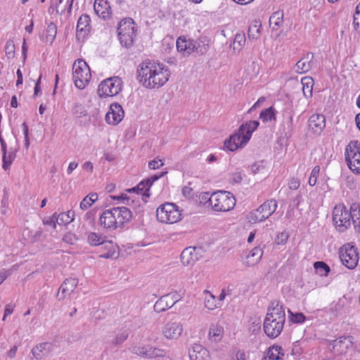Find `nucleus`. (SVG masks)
I'll list each match as a JSON object with an SVG mask.
<instances>
[{"label": "nucleus", "instance_id": "obj_1", "mask_svg": "<svg viewBox=\"0 0 360 360\" xmlns=\"http://www.w3.org/2000/svg\"><path fill=\"white\" fill-rule=\"evenodd\" d=\"M170 76L168 68L160 63L146 60L137 69V79L148 89H159L166 84Z\"/></svg>", "mask_w": 360, "mask_h": 360}, {"label": "nucleus", "instance_id": "obj_2", "mask_svg": "<svg viewBox=\"0 0 360 360\" xmlns=\"http://www.w3.org/2000/svg\"><path fill=\"white\" fill-rule=\"evenodd\" d=\"M285 321L283 306L278 301H273L268 307L263 323L265 334L270 338H277L281 333Z\"/></svg>", "mask_w": 360, "mask_h": 360}, {"label": "nucleus", "instance_id": "obj_3", "mask_svg": "<svg viewBox=\"0 0 360 360\" xmlns=\"http://www.w3.org/2000/svg\"><path fill=\"white\" fill-rule=\"evenodd\" d=\"M257 121H250L243 124L238 131L224 141V149L229 151H236L243 147L250 140L252 132L257 128Z\"/></svg>", "mask_w": 360, "mask_h": 360}, {"label": "nucleus", "instance_id": "obj_4", "mask_svg": "<svg viewBox=\"0 0 360 360\" xmlns=\"http://www.w3.org/2000/svg\"><path fill=\"white\" fill-rule=\"evenodd\" d=\"M208 47L207 44L200 39H187L184 36L179 37L176 40L177 51L184 56H188L193 53L203 55L207 51Z\"/></svg>", "mask_w": 360, "mask_h": 360}, {"label": "nucleus", "instance_id": "obj_5", "mask_svg": "<svg viewBox=\"0 0 360 360\" xmlns=\"http://www.w3.org/2000/svg\"><path fill=\"white\" fill-rule=\"evenodd\" d=\"M117 35L120 44L128 48L132 46L136 36V25L133 19H122L117 27Z\"/></svg>", "mask_w": 360, "mask_h": 360}, {"label": "nucleus", "instance_id": "obj_6", "mask_svg": "<svg viewBox=\"0 0 360 360\" xmlns=\"http://www.w3.org/2000/svg\"><path fill=\"white\" fill-rule=\"evenodd\" d=\"M72 77L75 86L83 89L91 78L90 68L82 59L75 61L72 67Z\"/></svg>", "mask_w": 360, "mask_h": 360}, {"label": "nucleus", "instance_id": "obj_7", "mask_svg": "<svg viewBox=\"0 0 360 360\" xmlns=\"http://www.w3.org/2000/svg\"><path fill=\"white\" fill-rule=\"evenodd\" d=\"M345 161L349 169L356 174H360V142L351 141L345 151Z\"/></svg>", "mask_w": 360, "mask_h": 360}, {"label": "nucleus", "instance_id": "obj_8", "mask_svg": "<svg viewBox=\"0 0 360 360\" xmlns=\"http://www.w3.org/2000/svg\"><path fill=\"white\" fill-rule=\"evenodd\" d=\"M156 217L162 223L174 224L181 219V214L174 203L166 202L157 209Z\"/></svg>", "mask_w": 360, "mask_h": 360}, {"label": "nucleus", "instance_id": "obj_9", "mask_svg": "<svg viewBox=\"0 0 360 360\" xmlns=\"http://www.w3.org/2000/svg\"><path fill=\"white\" fill-rule=\"evenodd\" d=\"M236 200L233 194L219 191L212 193V208L217 212H226L234 207Z\"/></svg>", "mask_w": 360, "mask_h": 360}, {"label": "nucleus", "instance_id": "obj_10", "mask_svg": "<svg viewBox=\"0 0 360 360\" xmlns=\"http://www.w3.org/2000/svg\"><path fill=\"white\" fill-rule=\"evenodd\" d=\"M122 81L119 77L105 79L98 86V94L100 96H114L122 90Z\"/></svg>", "mask_w": 360, "mask_h": 360}, {"label": "nucleus", "instance_id": "obj_11", "mask_svg": "<svg viewBox=\"0 0 360 360\" xmlns=\"http://www.w3.org/2000/svg\"><path fill=\"white\" fill-rule=\"evenodd\" d=\"M333 221L336 229L345 231L351 225V214L344 205H336L333 211Z\"/></svg>", "mask_w": 360, "mask_h": 360}, {"label": "nucleus", "instance_id": "obj_12", "mask_svg": "<svg viewBox=\"0 0 360 360\" xmlns=\"http://www.w3.org/2000/svg\"><path fill=\"white\" fill-rule=\"evenodd\" d=\"M340 258L342 264L349 269H354L359 261L358 253L356 248L349 245H345L340 248Z\"/></svg>", "mask_w": 360, "mask_h": 360}, {"label": "nucleus", "instance_id": "obj_13", "mask_svg": "<svg viewBox=\"0 0 360 360\" xmlns=\"http://www.w3.org/2000/svg\"><path fill=\"white\" fill-rule=\"evenodd\" d=\"M204 250L201 247H187L181 252L180 259L184 266H193L202 257Z\"/></svg>", "mask_w": 360, "mask_h": 360}, {"label": "nucleus", "instance_id": "obj_14", "mask_svg": "<svg viewBox=\"0 0 360 360\" xmlns=\"http://www.w3.org/2000/svg\"><path fill=\"white\" fill-rule=\"evenodd\" d=\"M183 325L176 319H172L162 328V334L168 340L178 339L183 332Z\"/></svg>", "mask_w": 360, "mask_h": 360}, {"label": "nucleus", "instance_id": "obj_15", "mask_svg": "<svg viewBox=\"0 0 360 360\" xmlns=\"http://www.w3.org/2000/svg\"><path fill=\"white\" fill-rule=\"evenodd\" d=\"M326 127L323 114H312L308 120V127L315 134H320Z\"/></svg>", "mask_w": 360, "mask_h": 360}, {"label": "nucleus", "instance_id": "obj_16", "mask_svg": "<svg viewBox=\"0 0 360 360\" xmlns=\"http://www.w3.org/2000/svg\"><path fill=\"white\" fill-rule=\"evenodd\" d=\"M113 211L117 228H122L125 223H128L131 219V212L126 207H113Z\"/></svg>", "mask_w": 360, "mask_h": 360}, {"label": "nucleus", "instance_id": "obj_17", "mask_svg": "<svg viewBox=\"0 0 360 360\" xmlns=\"http://www.w3.org/2000/svg\"><path fill=\"white\" fill-rule=\"evenodd\" d=\"M78 281L75 278H67L62 283L57 293V297L58 300H63L66 295H70L74 292Z\"/></svg>", "mask_w": 360, "mask_h": 360}, {"label": "nucleus", "instance_id": "obj_18", "mask_svg": "<svg viewBox=\"0 0 360 360\" xmlns=\"http://www.w3.org/2000/svg\"><path fill=\"white\" fill-rule=\"evenodd\" d=\"M90 18L86 14L82 15L77 24L76 37L78 40L84 39L87 35L90 27Z\"/></svg>", "mask_w": 360, "mask_h": 360}, {"label": "nucleus", "instance_id": "obj_19", "mask_svg": "<svg viewBox=\"0 0 360 360\" xmlns=\"http://www.w3.org/2000/svg\"><path fill=\"white\" fill-rule=\"evenodd\" d=\"M94 8L100 18L104 20L110 18L111 8L106 0H95Z\"/></svg>", "mask_w": 360, "mask_h": 360}, {"label": "nucleus", "instance_id": "obj_20", "mask_svg": "<svg viewBox=\"0 0 360 360\" xmlns=\"http://www.w3.org/2000/svg\"><path fill=\"white\" fill-rule=\"evenodd\" d=\"M190 360H208L209 352L201 345L194 344L188 350Z\"/></svg>", "mask_w": 360, "mask_h": 360}, {"label": "nucleus", "instance_id": "obj_21", "mask_svg": "<svg viewBox=\"0 0 360 360\" xmlns=\"http://www.w3.org/2000/svg\"><path fill=\"white\" fill-rule=\"evenodd\" d=\"M314 59L313 53H307L302 58L298 60L295 65V72L302 74L309 71L312 67Z\"/></svg>", "mask_w": 360, "mask_h": 360}, {"label": "nucleus", "instance_id": "obj_22", "mask_svg": "<svg viewBox=\"0 0 360 360\" xmlns=\"http://www.w3.org/2000/svg\"><path fill=\"white\" fill-rule=\"evenodd\" d=\"M99 221L100 224L105 229L112 230L117 229L113 208L105 210L101 215Z\"/></svg>", "mask_w": 360, "mask_h": 360}, {"label": "nucleus", "instance_id": "obj_23", "mask_svg": "<svg viewBox=\"0 0 360 360\" xmlns=\"http://www.w3.org/2000/svg\"><path fill=\"white\" fill-rule=\"evenodd\" d=\"M177 302L174 300L170 294L162 296L157 300L154 305V310L158 313L165 311V310L171 308Z\"/></svg>", "mask_w": 360, "mask_h": 360}, {"label": "nucleus", "instance_id": "obj_24", "mask_svg": "<svg viewBox=\"0 0 360 360\" xmlns=\"http://www.w3.org/2000/svg\"><path fill=\"white\" fill-rule=\"evenodd\" d=\"M53 345L50 342H42L32 349V354L33 356L37 359H41L43 356L48 355L51 352L53 351Z\"/></svg>", "mask_w": 360, "mask_h": 360}, {"label": "nucleus", "instance_id": "obj_25", "mask_svg": "<svg viewBox=\"0 0 360 360\" xmlns=\"http://www.w3.org/2000/svg\"><path fill=\"white\" fill-rule=\"evenodd\" d=\"M262 255V249L259 247H255L246 255L243 264L248 266H255L260 261Z\"/></svg>", "mask_w": 360, "mask_h": 360}, {"label": "nucleus", "instance_id": "obj_26", "mask_svg": "<svg viewBox=\"0 0 360 360\" xmlns=\"http://www.w3.org/2000/svg\"><path fill=\"white\" fill-rule=\"evenodd\" d=\"M349 214H351V220L355 230L360 233V204L357 202L352 203Z\"/></svg>", "mask_w": 360, "mask_h": 360}, {"label": "nucleus", "instance_id": "obj_27", "mask_svg": "<svg viewBox=\"0 0 360 360\" xmlns=\"http://www.w3.org/2000/svg\"><path fill=\"white\" fill-rule=\"evenodd\" d=\"M102 248L107 250V252L103 253L100 255L101 257L105 259L117 258L118 252L117 251V246L113 244L111 241H104L102 244Z\"/></svg>", "mask_w": 360, "mask_h": 360}, {"label": "nucleus", "instance_id": "obj_28", "mask_svg": "<svg viewBox=\"0 0 360 360\" xmlns=\"http://www.w3.org/2000/svg\"><path fill=\"white\" fill-rule=\"evenodd\" d=\"M259 207L265 219H267L276 211L277 208V202L274 199H271L265 201Z\"/></svg>", "mask_w": 360, "mask_h": 360}, {"label": "nucleus", "instance_id": "obj_29", "mask_svg": "<svg viewBox=\"0 0 360 360\" xmlns=\"http://www.w3.org/2000/svg\"><path fill=\"white\" fill-rule=\"evenodd\" d=\"M283 349L281 346H273L269 347L264 360H283L284 356Z\"/></svg>", "mask_w": 360, "mask_h": 360}, {"label": "nucleus", "instance_id": "obj_30", "mask_svg": "<svg viewBox=\"0 0 360 360\" xmlns=\"http://www.w3.org/2000/svg\"><path fill=\"white\" fill-rule=\"evenodd\" d=\"M166 356V352L163 349L146 345V359L163 358Z\"/></svg>", "mask_w": 360, "mask_h": 360}, {"label": "nucleus", "instance_id": "obj_31", "mask_svg": "<svg viewBox=\"0 0 360 360\" xmlns=\"http://www.w3.org/2000/svg\"><path fill=\"white\" fill-rule=\"evenodd\" d=\"M204 293L205 294L204 304L207 309L214 310L216 308L220 307L221 306V304L220 302H217L216 297L213 295L208 290H205Z\"/></svg>", "mask_w": 360, "mask_h": 360}, {"label": "nucleus", "instance_id": "obj_32", "mask_svg": "<svg viewBox=\"0 0 360 360\" xmlns=\"http://www.w3.org/2000/svg\"><path fill=\"white\" fill-rule=\"evenodd\" d=\"M283 23V11H276L269 18V25L274 30H277Z\"/></svg>", "mask_w": 360, "mask_h": 360}, {"label": "nucleus", "instance_id": "obj_33", "mask_svg": "<svg viewBox=\"0 0 360 360\" xmlns=\"http://www.w3.org/2000/svg\"><path fill=\"white\" fill-rule=\"evenodd\" d=\"M18 149V147H11L8 152L5 155H2L3 168L5 170L9 168L15 160Z\"/></svg>", "mask_w": 360, "mask_h": 360}, {"label": "nucleus", "instance_id": "obj_34", "mask_svg": "<svg viewBox=\"0 0 360 360\" xmlns=\"http://www.w3.org/2000/svg\"><path fill=\"white\" fill-rule=\"evenodd\" d=\"M302 85V92L306 98H310L312 96V89L314 86V80L310 77H304L301 79Z\"/></svg>", "mask_w": 360, "mask_h": 360}, {"label": "nucleus", "instance_id": "obj_35", "mask_svg": "<svg viewBox=\"0 0 360 360\" xmlns=\"http://www.w3.org/2000/svg\"><path fill=\"white\" fill-rule=\"evenodd\" d=\"M73 0H56V10L57 13L63 14L66 11L70 13L72 10Z\"/></svg>", "mask_w": 360, "mask_h": 360}, {"label": "nucleus", "instance_id": "obj_36", "mask_svg": "<svg viewBox=\"0 0 360 360\" xmlns=\"http://www.w3.org/2000/svg\"><path fill=\"white\" fill-rule=\"evenodd\" d=\"M262 23L260 21L255 20L249 26L248 35L249 39H257L260 35V29Z\"/></svg>", "mask_w": 360, "mask_h": 360}, {"label": "nucleus", "instance_id": "obj_37", "mask_svg": "<svg viewBox=\"0 0 360 360\" xmlns=\"http://www.w3.org/2000/svg\"><path fill=\"white\" fill-rule=\"evenodd\" d=\"M223 327L219 325H212L209 330V337L214 342H217L222 338Z\"/></svg>", "mask_w": 360, "mask_h": 360}, {"label": "nucleus", "instance_id": "obj_38", "mask_svg": "<svg viewBox=\"0 0 360 360\" xmlns=\"http://www.w3.org/2000/svg\"><path fill=\"white\" fill-rule=\"evenodd\" d=\"M75 212L69 210L67 212H62L57 217L56 222L58 225H67L72 222L74 219Z\"/></svg>", "mask_w": 360, "mask_h": 360}, {"label": "nucleus", "instance_id": "obj_39", "mask_svg": "<svg viewBox=\"0 0 360 360\" xmlns=\"http://www.w3.org/2000/svg\"><path fill=\"white\" fill-rule=\"evenodd\" d=\"M245 41L246 39L244 33H237L232 44L233 50L240 51L244 46Z\"/></svg>", "mask_w": 360, "mask_h": 360}, {"label": "nucleus", "instance_id": "obj_40", "mask_svg": "<svg viewBox=\"0 0 360 360\" xmlns=\"http://www.w3.org/2000/svg\"><path fill=\"white\" fill-rule=\"evenodd\" d=\"M345 338H340L337 340H335L333 343L330 344L333 347V349L335 353L340 354L345 352L347 348V345L344 346Z\"/></svg>", "mask_w": 360, "mask_h": 360}, {"label": "nucleus", "instance_id": "obj_41", "mask_svg": "<svg viewBox=\"0 0 360 360\" xmlns=\"http://www.w3.org/2000/svg\"><path fill=\"white\" fill-rule=\"evenodd\" d=\"M314 267L316 269V273L321 276H328L330 270L329 266L324 262H314Z\"/></svg>", "mask_w": 360, "mask_h": 360}, {"label": "nucleus", "instance_id": "obj_42", "mask_svg": "<svg viewBox=\"0 0 360 360\" xmlns=\"http://www.w3.org/2000/svg\"><path fill=\"white\" fill-rule=\"evenodd\" d=\"M249 221L250 223H257L264 221L266 219L262 214L259 207L253 210L248 217Z\"/></svg>", "mask_w": 360, "mask_h": 360}, {"label": "nucleus", "instance_id": "obj_43", "mask_svg": "<svg viewBox=\"0 0 360 360\" xmlns=\"http://www.w3.org/2000/svg\"><path fill=\"white\" fill-rule=\"evenodd\" d=\"M124 114H105V120L109 124L116 125L124 118Z\"/></svg>", "mask_w": 360, "mask_h": 360}, {"label": "nucleus", "instance_id": "obj_44", "mask_svg": "<svg viewBox=\"0 0 360 360\" xmlns=\"http://www.w3.org/2000/svg\"><path fill=\"white\" fill-rule=\"evenodd\" d=\"M57 34V27L56 24L53 22H51L48 25L47 29H46V39L49 41L50 40L51 42H52L56 37V35Z\"/></svg>", "mask_w": 360, "mask_h": 360}, {"label": "nucleus", "instance_id": "obj_45", "mask_svg": "<svg viewBox=\"0 0 360 360\" xmlns=\"http://www.w3.org/2000/svg\"><path fill=\"white\" fill-rule=\"evenodd\" d=\"M88 241L91 245H99L103 243L104 240L101 236L96 233H90L88 236Z\"/></svg>", "mask_w": 360, "mask_h": 360}, {"label": "nucleus", "instance_id": "obj_46", "mask_svg": "<svg viewBox=\"0 0 360 360\" xmlns=\"http://www.w3.org/2000/svg\"><path fill=\"white\" fill-rule=\"evenodd\" d=\"M129 333L127 330H124L118 333L115 339L112 341V344L114 345H118L123 343L128 338Z\"/></svg>", "mask_w": 360, "mask_h": 360}, {"label": "nucleus", "instance_id": "obj_47", "mask_svg": "<svg viewBox=\"0 0 360 360\" xmlns=\"http://www.w3.org/2000/svg\"><path fill=\"white\" fill-rule=\"evenodd\" d=\"M129 350L132 354L145 358L146 345H134L129 348Z\"/></svg>", "mask_w": 360, "mask_h": 360}, {"label": "nucleus", "instance_id": "obj_48", "mask_svg": "<svg viewBox=\"0 0 360 360\" xmlns=\"http://www.w3.org/2000/svg\"><path fill=\"white\" fill-rule=\"evenodd\" d=\"M5 53L8 58H13L15 56V44L13 41L8 40L5 45Z\"/></svg>", "mask_w": 360, "mask_h": 360}, {"label": "nucleus", "instance_id": "obj_49", "mask_svg": "<svg viewBox=\"0 0 360 360\" xmlns=\"http://www.w3.org/2000/svg\"><path fill=\"white\" fill-rule=\"evenodd\" d=\"M148 184H150L149 180H143L141 181L136 186V188H137L139 192L145 191L143 195L148 198L150 195V193H149V188H148Z\"/></svg>", "mask_w": 360, "mask_h": 360}, {"label": "nucleus", "instance_id": "obj_50", "mask_svg": "<svg viewBox=\"0 0 360 360\" xmlns=\"http://www.w3.org/2000/svg\"><path fill=\"white\" fill-rule=\"evenodd\" d=\"M320 172V167L319 166H315L310 174L309 179V184L311 186H314L316 184L317 178L319 175Z\"/></svg>", "mask_w": 360, "mask_h": 360}, {"label": "nucleus", "instance_id": "obj_51", "mask_svg": "<svg viewBox=\"0 0 360 360\" xmlns=\"http://www.w3.org/2000/svg\"><path fill=\"white\" fill-rule=\"evenodd\" d=\"M288 313L290 320L294 323H301L305 321V316L302 313L293 314L290 310H288Z\"/></svg>", "mask_w": 360, "mask_h": 360}, {"label": "nucleus", "instance_id": "obj_52", "mask_svg": "<svg viewBox=\"0 0 360 360\" xmlns=\"http://www.w3.org/2000/svg\"><path fill=\"white\" fill-rule=\"evenodd\" d=\"M57 217L56 213H54L51 217H45L43 219V224L44 225L51 226L53 229H56V224H58L56 222Z\"/></svg>", "mask_w": 360, "mask_h": 360}, {"label": "nucleus", "instance_id": "obj_53", "mask_svg": "<svg viewBox=\"0 0 360 360\" xmlns=\"http://www.w3.org/2000/svg\"><path fill=\"white\" fill-rule=\"evenodd\" d=\"M212 194H210V193H208V192L203 193L200 195V203H203V204L209 203V205L211 207H212Z\"/></svg>", "mask_w": 360, "mask_h": 360}, {"label": "nucleus", "instance_id": "obj_54", "mask_svg": "<svg viewBox=\"0 0 360 360\" xmlns=\"http://www.w3.org/2000/svg\"><path fill=\"white\" fill-rule=\"evenodd\" d=\"M78 240L77 237L75 234L72 233H66L63 238V240L68 244H75V243Z\"/></svg>", "mask_w": 360, "mask_h": 360}, {"label": "nucleus", "instance_id": "obj_55", "mask_svg": "<svg viewBox=\"0 0 360 360\" xmlns=\"http://www.w3.org/2000/svg\"><path fill=\"white\" fill-rule=\"evenodd\" d=\"M108 112H124L122 106L118 103H112L109 106Z\"/></svg>", "mask_w": 360, "mask_h": 360}, {"label": "nucleus", "instance_id": "obj_56", "mask_svg": "<svg viewBox=\"0 0 360 360\" xmlns=\"http://www.w3.org/2000/svg\"><path fill=\"white\" fill-rule=\"evenodd\" d=\"M164 163L161 159H155L148 163V167L151 169H156L163 166Z\"/></svg>", "mask_w": 360, "mask_h": 360}, {"label": "nucleus", "instance_id": "obj_57", "mask_svg": "<svg viewBox=\"0 0 360 360\" xmlns=\"http://www.w3.org/2000/svg\"><path fill=\"white\" fill-rule=\"evenodd\" d=\"M91 198H88L86 196L80 202V208L83 210H86L88 207L91 206V205L94 202L92 200H90Z\"/></svg>", "mask_w": 360, "mask_h": 360}, {"label": "nucleus", "instance_id": "obj_58", "mask_svg": "<svg viewBox=\"0 0 360 360\" xmlns=\"http://www.w3.org/2000/svg\"><path fill=\"white\" fill-rule=\"evenodd\" d=\"M266 101L265 97L259 98L257 101L248 110L247 112H251L252 110H258L260 106Z\"/></svg>", "mask_w": 360, "mask_h": 360}, {"label": "nucleus", "instance_id": "obj_59", "mask_svg": "<svg viewBox=\"0 0 360 360\" xmlns=\"http://www.w3.org/2000/svg\"><path fill=\"white\" fill-rule=\"evenodd\" d=\"M288 238V233L283 232V233H279L277 236L276 241L277 244H284L287 241Z\"/></svg>", "mask_w": 360, "mask_h": 360}, {"label": "nucleus", "instance_id": "obj_60", "mask_svg": "<svg viewBox=\"0 0 360 360\" xmlns=\"http://www.w3.org/2000/svg\"><path fill=\"white\" fill-rule=\"evenodd\" d=\"M259 118L263 122L275 121L276 114H259Z\"/></svg>", "mask_w": 360, "mask_h": 360}, {"label": "nucleus", "instance_id": "obj_61", "mask_svg": "<svg viewBox=\"0 0 360 360\" xmlns=\"http://www.w3.org/2000/svg\"><path fill=\"white\" fill-rule=\"evenodd\" d=\"M72 110L74 112H83V111H84V108L82 103L76 101L72 106Z\"/></svg>", "mask_w": 360, "mask_h": 360}, {"label": "nucleus", "instance_id": "obj_62", "mask_svg": "<svg viewBox=\"0 0 360 360\" xmlns=\"http://www.w3.org/2000/svg\"><path fill=\"white\" fill-rule=\"evenodd\" d=\"M22 127H23V132L25 135V147L27 148L30 146V141L28 137V127L25 124V122L22 123Z\"/></svg>", "mask_w": 360, "mask_h": 360}, {"label": "nucleus", "instance_id": "obj_63", "mask_svg": "<svg viewBox=\"0 0 360 360\" xmlns=\"http://www.w3.org/2000/svg\"><path fill=\"white\" fill-rule=\"evenodd\" d=\"M289 188L290 189L296 190L300 187V181L297 178H292L289 181Z\"/></svg>", "mask_w": 360, "mask_h": 360}, {"label": "nucleus", "instance_id": "obj_64", "mask_svg": "<svg viewBox=\"0 0 360 360\" xmlns=\"http://www.w3.org/2000/svg\"><path fill=\"white\" fill-rule=\"evenodd\" d=\"M231 360H246V356L244 352L238 351Z\"/></svg>", "mask_w": 360, "mask_h": 360}]
</instances>
